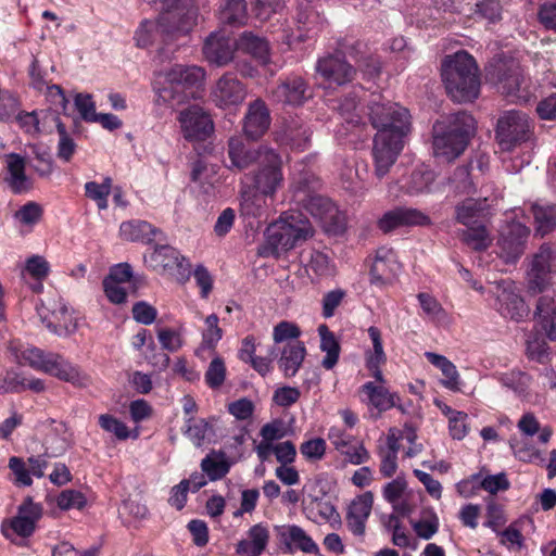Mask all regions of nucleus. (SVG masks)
Returning a JSON list of instances; mask_svg holds the SVG:
<instances>
[{
  "instance_id": "20e7f679",
  "label": "nucleus",
  "mask_w": 556,
  "mask_h": 556,
  "mask_svg": "<svg viewBox=\"0 0 556 556\" xmlns=\"http://www.w3.org/2000/svg\"><path fill=\"white\" fill-rule=\"evenodd\" d=\"M8 349L20 364L28 365L78 388H85L90 383V377L86 372L60 354L45 353L40 349L25 346L20 341H11Z\"/></svg>"
},
{
  "instance_id": "4c0bfd02",
  "label": "nucleus",
  "mask_w": 556,
  "mask_h": 556,
  "mask_svg": "<svg viewBox=\"0 0 556 556\" xmlns=\"http://www.w3.org/2000/svg\"><path fill=\"white\" fill-rule=\"evenodd\" d=\"M434 405L447 418L451 437L455 440H463L469 432L468 415L453 409L440 400H434Z\"/></svg>"
},
{
  "instance_id": "8fccbe9b",
  "label": "nucleus",
  "mask_w": 556,
  "mask_h": 556,
  "mask_svg": "<svg viewBox=\"0 0 556 556\" xmlns=\"http://www.w3.org/2000/svg\"><path fill=\"white\" fill-rule=\"evenodd\" d=\"M112 179L105 177L103 182L88 181L85 184L86 197L93 200L100 210L108 208V198L111 193Z\"/></svg>"
},
{
  "instance_id": "c85d7f7f",
  "label": "nucleus",
  "mask_w": 556,
  "mask_h": 556,
  "mask_svg": "<svg viewBox=\"0 0 556 556\" xmlns=\"http://www.w3.org/2000/svg\"><path fill=\"white\" fill-rule=\"evenodd\" d=\"M269 538L268 526L256 523L248 530L247 538L238 542L236 552L242 556H260L266 549Z\"/></svg>"
},
{
  "instance_id": "aec40b11",
  "label": "nucleus",
  "mask_w": 556,
  "mask_h": 556,
  "mask_svg": "<svg viewBox=\"0 0 556 556\" xmlns=\"http://www.w3.org/2000/svg\"><path fill=\"white\" fill-rule=\"evenodd\" d=\"M58 118V115L51 111H20L14 122L26 135L37 137L43 132H51Z\"/></svg>"
},
{
  "instance_id": "c9c22d12",
  "label": "nucleus",
  "mask_w": 556,
  "mask_h": 556,
  "mask_svg": "<svg viewBox=\"0 0 556 556\" xmlns=\"http://www.w3.org/2000/svg\"><path fill=\"white\" fill-rule=\"evenodd\" d=\"M309 138V130L298 119H292L275 132V140L281 144L303 148Z\"/></svg>"
},
{
  "instance_id": "774afa93",
  "label": "nucleus",
  "mask_w": 556,
  "mask_h": 556,
  "mask_svg": "<svg viewBox=\"0 0 556 556\" xmlns=\"http://www.w3.org/2000/svg\"><path fill=\"white\" fill-rule=\"evenodd\" d=\"M502 7L496 0H484L476 4L475 14L478 18L494 23L501 18Z\"/></svg>"
},
{
  "instance_id": "a211bd4d",
  "label": "nucleus",
  "mask_w": 556,
  "mask_h": 556,
  "mask_svg": "<svg viewBox=\"0 0 556 556\" xmlns=\"http://www.w3.org/2000/svg\"><path fill=\"white\" fill-rule=\"evenodd\" d=\"M179 21L176 20V14L162 13L157 21H143L135 34V40L140 48L148 47L155 38L157 33L168 36L186 35L177 29Z\"/></svg>"
},
{
  "instance_id": "2f4dec72",
  "label": "nucleus",
  "mask_w": 556,
  "mask_h": 556,
  "mask_svg": "<svg viewBox=\"0 0 556 556\" xmlns=\"http://www.w3.org/2000/svg\"><path fill=\"white\" fill-rule=\"evenodd\" d=\"M276 101L292 105L302 104L308 97L307 86L300 77L289 78L281 83L274 91Z\"/></svg>"
},
{
  "instance_id": "a18cd8bd",
  "label": "nucleus",
  "mask_w": 556,
  "mask_h": 556,
  "mask_svg": "<svg viewBox=\"0 0 556 556\" xmlns=\"http://www.w3.org/2000/svg\"><path fill=\"white\" fill-rule=\"evenodd\" d=\"M318 333L320 337V350L326 353L321 364L326 369H331L338 363L340 345L326 325L318 327Z\"/></svg>"
},
{
  "instance_id": "f8f14e48",
  "label": "nucleus",
  "mask_w": 556,
  "mask_h": 556,
  "mask_svg": "<svg viewBox=\"0 0 556 556\" xmlns=\"http://www.w3.org/2000/svg\"><path fill=\"white\" fill-rule=\"evenodd\" d=\"M491 292L496 298L495 308L504 318L519 323L529 315V307L513 281L496 282Z\"/></svg>"
},
{
  "instance_id": "c756f323",
  "label": "nucleus",
  "mask_w": 556,
  "mask_h": 556,
  "mask_svg": "<svg viewBox=\"0 0 556 556\" xmlns=\"http://www.w3.org/2000/svg\"><path fill=\"white\" fill-rule=\"evenodd\" d=\"M7 176L5 181L15 193H23L31 188V180L25 174V159L18 154L11 153L5 156Z\"/></svg>"
},
{
  "instance_id": "dca6fc26",
  "label": "nucleus",
  "mask_w": 556,
  "mask_h": 556,
  "mask_svg": "<svg viewBox=\"0 0 556 556\" xmlns=\"http://www.w3.org/2000/svg\"><path fill=\"white\" fill-rule=\"evenodd\" d=\"M402 264L392 248L381 247L377 250L370 267V282L377 287L391 285L400 275Z\"/></svg>"
},
{
  "instance_id": "4468645a",
  "label": "nucleus",
  "mask_w": 556,
  "mask_h": 556,
  "mask_svg": "<svg viewBox=\"0 0 556 556\" xmlns=\"http://www.w3.org/2000/svg\"><path fill=\"white\" fill-rule=\"evenodd\" d=\"M177 121L184 138L189 141H203L214 131L211 115L199 105L180 111Z\"/></svg>"
},
{
  "instance_id": "cd10ccee",
  "label": "nucleus",
  "mask_w": 556,
  "mask_h": 556,
  "mask_svg": "<svg viewBox=\"0 0 556 556\" xmlns=\"http://www.w3.org/2000/svg\"><path fill=\"white\" fill-rule=\"evenodd\" d=\"M154 3H160L164 10L163 13L176 14V20L179 21L177 29L182 33H189L193 25L197 23V9L192 0H151Z\"/></svg>"
},
{
  "instance_id": "b1692460",
  "label": "nucleus",
  "mask_w": 556,
  "mask_h": 556,
  "mask_svg": "<svg viewBox=\"0 0 556 556\" xmlns=\"http://www.w3.org/2000/svg\"><path fill=\"white\" fill-rule=\"evenodd\" d=\"M299 203L309 213L328 226H339L342 216L336 204L320 194H313L306 198L299 197Z\"/></svg>"
},
{
  "instance_id": "f257e3e1",
  "label": "nucleus",
  "mask_w": 556,
  "mask_h": 556,
  "mask_svg": "<svg viewBox=\"0 0 556 556\" xmlns=\"http://www.w3.org/2000/svg\"><path fill=\"white\" fill-rule=\"evenodd\" d=\"M368 114L372 126L378 130L372 148L375 173L382 178L404 147V137L410 126L409 114L405 108L387 100L380 93L370 94Z\"/></svg>"
},
{
  "instance_id": "9d476101",
  "label": "nucleus",
  "mask_w": 556,
  "mask_h": 556,
  "mask_svg": "<svg viewBox=\"0 0 556 556\" xmlns=\"http://www.w3.org/2000/svg\"><path fill=\"white\" fill-rule=\"evenodd\" d=\"M146 264L161 275H167L176 281H184L189 277V264L179 252L169 245H159L144 256Z\"/></svg>"
},
{
  "instance_id": "6e6d98bb",
  "label": "nucleus",
  "mask_w": 556,
  "mask_h": 556,
  "mask_svg": "<svg viewBox=\"0 0 556 556\" xmlns=\"http://www.w3.org/2000/svg\"><path fill=\"white\" fill-rule=\"evenodd\" d=\"M412 527L420 539L430 540L439 530V518L429 511L420 520L412 521Z\"/></svg>"
},
{
  "instance_id": "09e8293b",
  "label": "nucleus",
  "mask_w": 556,
  "mask_h": 556,
  "mask_svg": "<svg viewBox=\"0 0 556 556\" xmlns=\"http://www.w3.org/2000/svg\"><path fill=\"white\" fill-rule=\"evenodd\" d=\"M532 213L536 232L542 237L556 228V206L533 205Z\"/></svg>"
},
{
  "instance_id": "37998d69",
  "label": "nucleus",
  "mask_w": 556,
  "mask_h": 556,
  "mask_svg": "<svg viewBox=\"0 0 556 556\" xmlns=\"http://www.w3.org/2000/svg\"><path fill=\"white\" fill-rule=\"evenodd\" d=\"M219 318L215 314L208 315L204 319V328L202 330V342L198 349V355H201L205 351L214 352L217 343L223 338V329L219 327Z\"/></svg>"
},
{
  "instance_id": "58836bf2",
  "label": "nucleus",
  "mask_w": 556,
  "mask_h": 556,
  "mask_svg": "<svg viewBox=\"0 0 556 556\" xmlns=\"http://www.w3.org/2000/svg\"><path fill=\"white\" fill-rule=\"evenodd\" d=\"M486 197L478 199L467 198L455 207L457 222L465 226L475 225L486 210Z\"/></svg>"
},
{
  "instance_id": "bb28decb",
  "label": "nucleus",
  "mask_w": 556,
  "mask_h": 556,
  "mask_svg": "<svg viewBox=\"0 0 556 556\" xmlns=\"http://www.w3.org/2000/svg\"><path fill=\"white\" fill-rule=\"evenodd\" d=\"M368 336L372 348L365 352L366 367L377 382H384L381 367L387 363V355L383 350L382 334L377 327H369Z\"/></svg>"
},
{
  "instance_id": "1a4fd4ad",
  "label": "nucleus",
  "mask_w": 556,
  "mask_h": 556,
  "mask_svg": "<svg viewBox=\"0 0 556 556\" xmlns=\"http://www.w3.org/2000/svg\"><path fill=\"white\" fill-rule=\"evenodd\" d=\"M533 132V123L521 111H507L497 122L496 139L503 151H511L528 141Z\"/></svg>"
},
{
  "instance_id": "79ce46f5",
  "label": "nucleus",
  "mask_w": 556,
  "mask_h": 556,
  "mask_svg": "<svg viewBox=\"0 0 556 556\" xmlns=\"http://www.w3.org/2000/svg\"><path fill=\"white\" fill-rule=\"evenodd\" d=\"M498 381L504 388L511 390L520 399H527L530 394L532 380L527 372L510 370L502 374L498 377Z\"/></svg>"
},
{
  "instance_id": "de8ad7c7",
  "label": "nucleus",
  "mask_w": 556,
  "mask_h": 556,
  "mask_svg": "<svg viewBox=\"0 0 556 556\" xmlns=\"http://www.w3.org/2000/svg\"><path fill=\"white\" fill-rule=\"evenodd\" d=\"M434 181V173L428 168L415 169L405 184V190L409 194L430 192Z\"/></svg>"
},
{
  "instance_id": "ddd939ff",
  "label": "nucleus",
  "mask_w": 556,
  "mask_h": 556,
  "mask_svg": "<svg viewBox=\"0 0 556 556\" xmlns=\"http://www.w3.org/2000/svg\"><path fill=\"white\" fill-rule=\"evenodd\" d=\"M540 87L538 80L525 76L519 66L510 67L503 73L497 81L498 90L516 102H528L535 97Z\"/></svg>"
},
{
  "instance_id": "338daca9",
  "label": "nucleus",
  "mask_w": 556,
  "mask_h": 556,
  "mask_svg": "<svg viewBox=\"0 0 556 556\" xmlns=\"http://www.w3.org/2000/svg\"><path fill=\"white\" fill-rule=\"evenodd\" d=\"M20 101L9 91H3L0 97V121H14L20 112Z\"/></svg>"
},
{
  "instance_id": "13d9d810",
  "label": "nucleus",
  "mask_w": 556,
  "mask_h": 556,
  "mask_svg": "<svg viewBox=\"0 0 556 556\" xmlns=\"http://www.w3.org/2000/svg\"><path fill=\"white\" fill-rule=\"evenodd\" d=\"M208 424L204 419L189 417L186 418L184 434L193 443V445L201 446L205 439Z\"/></svg>"
},
{
  "instance_id": "4be33fe9",
  "label": "nucleus",
  "mask_w": 556,
  "mask_h": 556,
  "mask_svg": "<svg viewBox=\"0 0 556 556\" xmlns=\"http://www.w3.org/2000/svg\"><path fill=\"white\" fill-rule=\"evenodd\" d=\"M270 126L269 111L261 99H256L248 106L244 119L243 131L252 140L260 139Z\"/></svg>"
},
{
  "instance_id": "a19ab883",
  "label": "nucleus",
  "mask_w": 556,
  "mask_h": 556,
  "mask_svg": "<svg viewBox=\"0 0 556 556\" xmlns=\"http://www.w3.org/2000/svg\"><path fill=\"white\" fill-rule=\"evenodd\" d=\"M157 232L151 224L144 220H128L119 226V235L124 240L148 243Z\"/></svg>"
},
{
  "instance_id": "e2e57ef3",
  "label": "nucleus",
  "mask_w": 556,
  "mask_h": 556,
  "mask_svg": "<svg viewBox=\"0 0 556 556\" xmlns=\"http://www.w3.org/2000/svg\"><path fill=\"white\" fill-rule=\"evenodd\" d=\"M16 220L24 226H34L42 216V207L36 202H28L14 214Z\"/></svg>"
},
{
  "instance_id": "052dcab7",
  "label": "nucleus",
  "mask_w": 556,
  "mask_h": 556,
  "mask_svg": "<svg viewBox=\"0 0 556 556\" xmlns=\"http://www.w3.org/2000/svg\"><path fill=\"white\" fill-rule=\"evenodd\" d=\"M24 271L35 280L42 281L50 273V264L41 255H31L25 261Z\"/></svg>"
},
{
  "instance_id": "393cba45",
  "label": "nucleus",
  "mask_w": 556,
  "mask_h": 556,
  "mask_svg": "<svg viewBox=\"0 0 556 556\" xmlns=\"http://www.w3.org/2000/svg\"><path fill=\"white\" fill-rule=\"evenodd\" d=\"M270 150L271 148L265 146L258 147L257 149H250L243 143L242 139L238 137L230 138L228 142V156L231 166L239 170L247 169L253 164H258L262 155Z\"/></svg>"
},
{
  "instance_id": "4d7b16f0",
  "label": "nucleus",
  "mask_w": 556,
  "mask_h": 556,
  "mask_svg": "<svg viewBox=\"0 0 556 556\" xmlns=\"http://www.w3.org/2000/svg\"><path fill=\"white\" fill-rule=\"evenodd\" d=\"M307 269L320 277H327L334 274V266L330 257L328 254L320 251H314L311 253Z\"/></svg>"
},
{
  "instance_id": "f03ea898",
  "label": "nucleus",
  "mask_w": 556,
  "mask_h": 556,
  "mask_svg": "<svg viewBox=\"0 0 556 556\" xmlns=\"http://www.w3.org/2000/svg\"><path fill=\"white\" fill-rule=\"evenodd\" d=\"M556 270V252L542 245L534 254L527 271L529 292L542 293L538 300L535 314L539 323L551 340H556V291L552 288V274Z\"/></svg>"
},
{
  "instance_id": "6e6552de",
  "label": "nucleus",
  "mask_w": 556,
  "mask_h": 556,
  "mask_svg": "<svg viewBox=\"0 0 556 556\" xmlns=\"http://www.w3.org/2000/svg\"><path fill=\"white\" fill-rule=\"evenodd\" d=\"M242 182L274 197L283 182L281 156L274 149L266 151L256 168L245 174Z\"/></svg>"
},
{
  "instance_id": "0eeeda50",
  "label": "nucleus",
  "mask_w": 556,
  "mask_h": 556,
  "mask_svg": "<svg viewBox=\"0 0 556 556\" xmlns=\"http://www.w3.org/2000/svg\"><path fill=\"white\" fill-rule=\"evenodd\" d=\"M312 236L313 228L307 218L299 212L285 213L267 227L266 244L262 254L278 256Z\"/></svg>"
},
{
  "instance_id": "69168bd1",
  "label": "nucleus",
  "mask_w": 556,
  "mask_h": 556,
  "mask_svg": "<svg viewBox=\"0 0 556 556\" xmlns=\"http://www.w3.org/2000/svg\"><path fill=\"white\" fill-rule=\"evenodd\" d=\"M122 515H128L135 519H144L148 516V507L139 495L125 500L119 508Z\"/></svg>"
},
{
  "instance_id": "f704fd0d",
  "label": "nucleus",
  "mask_w": 556,
  "mask_h": 556,
  "mask_svg": "<svg viewBox=\"0 0 556 556\" xmlns=\"http://www.w3.org/2000/svg\"><path fill=\"white\" fill-rule=\"evenodd\" d=\"M306 355V349L302 342L287 343L278 359L279 369L286 377H293L299 371Z\"/></svg>"
},
{
  "instance_id": "c03bdc74",
  "label": "nucleus",
  "mask_w": 556,
  "mask_h": 556,
  "mask_svg": "<svg viewBox=\"0 0 556 556\" xmlns=\"http://www.w3.org/2000/svg\"><path fill=\"white\" fill-rule=\"evenodd\" d=\"M203 472L215 481L224 478L230 469L227 456L220 452H213L206 455L201 462Z\"/></svg>"
},
{
  "instance_id": "3c124183",
  "label": "nucleus",
  "mask_w": 556,
  "mask_h": 556,
  "mask_svg": "<svg viewBox=\"0 0 556 556\" xmlns=\"http://www.w3.org/2000/svg\"><path fill=\"white\" fill-rule=\"evenodd\" d=\"M417 300L426 317L432 321H442L446 318V312L440 302L429 293H418Z\"/></svg>"
},
{
  "instance_id": "bf43d9fd",
  "label": "nucleus",
  "mask_w": 556,
  "mask_h": 556,
  "mask_svg": "<svg viewBox=\"0 0 556 556\" xmlns=\"http://www.w3.org/2000/svg\"><path fill=\"white\" fill-rule=\"evenodd\" d=\"M206 384L212 388L220 387L226 379V365L222 357L215 356L204 375Z\"/></svg>"
},
{
  "instance_id": "a878e982",
  "label": "nucleus",
  "mask_w": 556,
  "mask_h": 556,
  "mask_svg": "<svg viewBox=\"0 0 556 556\" xmlns=\"http://www.w3.org/2000/svg\"><path fill=\"white\" fill-rule=\"evenodd\" d=\"M235 43L225 35L215 33L210 35L203 47V53L206 60L217 66L228 64L235 52Z\"/></svg>"
},
{
  "instance_id": "473e14b6",
  "label": "nucleus",
  "mask_w": 556,
  "mask_h": 556,
  "mask_svg": "<svg viewBox=\"0 0 556 556\" xmlns=\"http://www.w3.org/2000/svg\"><path fill=\"white\" fill-rule=\"evenodd\" d=\"M384 384L386 381H368L361 389V392L365 395L364 401L379 412H386L395 404L394 394H392Z\"/></svg>"
},
{
  "instance_id": "6ab92c4d",
  "label": "nucleus",
  "mask_w": 556,
  "mask_h": 556,
  "mask_svg": "<svg viewBox=\"0 0 556 556\" xmlns=\"http://www.w3.org/2000/svg\"><path fill=\"white\" fill-rule=\"evenodd\" d=\"M274 197L242 182L240 189L239 208L244 218L261 219L268 216L270 202Z\"/></svg>"
},
{
  "instance_id": "39448f33",
  "label": "nucleus",
  "mask_w": 556,
  "mask_h": 556,
  "mask_svg": "<svg viewBox=\"0 0 556 556\" xmlns=\"http://www.w3.org/2000/svg\"><path fill=\"white\" fill-rule=\"evenodd\" d=\"M441 75L445 89L456 102H469L478 98L480 81L473 58L466 51L446 55Z\"/></svg>"
},
{
  "instance_id": "680f3d73",
  "label": "nucleus",
  "mask_w": 556,
  "mask_h": 556,
  "mask_svg": "<svg viewBox=\"0 0 556 556\" xmlns=\"http://www.w3.org/2000/svg\"><path fill=\"white\" fill-rule=\"evenodd\" d=\"M54 126L56 127L60 136L58 143V156L63 161L68 162L75 152L76 144L74 140L68 136L66 128L60 122V118H58V122H55Z\"/></svg>"
},
{
  "instance_id": "864d4df0",
  "label": "nucleus",
  "mask_w": 556,
  "mask_h": 556,
  "mask_svg": "<svg viewBox=\"0 0 556 556\" xmlns=\"http://www.w3.org/2000/svg\"><path fill=\"white\" fill-rule=\"evenodd\" d=\"M99 425L105 432L113 434L117 440L124 441L131 437L128 427L112 415H100Z\"/></svg>"
},
{
  "instance_id": "423d86ee",
  "label": "nucleus",
  "mask_w": 556,
  "mask_h": 556,
  "mask_svg": "<svg viewBox=\"0 0 556 556\" xmlns=\"http://www.w3.org/2000/svg\"><path fill=\"white\" fill-rule=\"evenodd\" d=\"M473 117L458 112L433 125V155L440 162H452L466 149L473 131Z\"/></svg>"
},
{
  "instance_id": "412c9836",
  "label": "nucleus",
  "mask_w": 556,
  "mask_h": 556,
  "mask_svg": "<svg viewBox=\"0 0 556 556\" xmlns=\"http://www.w3.org/2000/svg\"><path fill=\"white\" fill-rule=\"evenodd\" d=\"M277 538L286 549H299L305 554H316L319 548L313 539L296 525H282L275 528Z\"/></svg>"
},
{
  "instance_id": "72a5a7b5",
  "label": "nucleus",
  "mask_w": 556,
  "mask_h": 556,
  "mask_svg": "<svg viewBox=\"0 0 556 556\" xmlns=\"http://www.w3.org/2000/svg\"><path fill=\"white\" fill-rule=\"evenodd\" d=\"M236 47L239 51L250 54L263 65L269 62V46L267 40L251 31L241 34L236 42Z\"/></svg>"
},
{
  "instance_id": "7c9ffc66",
  "label": "nucleus",
  "mask_w": 556,
  "mask_h": 556,
  "mask_svg": "<svg viewBox=\"0 0 556 556\" xmlns=\"http://www.w3.org/2000/svg\"><path fill=\"white\" fill-rule=\"evenodd\" d=\"M528 233L527 227L520 223H514L508 227L507 231H502L500 243L503 250V257H505L507 262L514 261L520 256L523 240L527 238Z\"/></svg>"
},
{
  "instance_id": "9b49d317",
  "label": "nucleus",
  "mask_w": 556,
  "mask_h": 556,
  "mask_svg": "<svg viewBox=\"0 0 556 556\" xmlns=\"http://www.w3.org/2000/svg\"><path fill=\"white\" fill-rule=\"evenodd\" d=\"M37 313L46 327L59 337H67L77 329V319L62 299L41 302L37 306Z\"/></svg>"
},
{
  "instance_id": "0e129e2a",
  "label": "nucleus",
  "mask_w": 556,
  "mask_h": 556,
  "mask_svg": "<svg viewBox=\"0 0 556 556\" xmlns=\"http://www.w3.org/2000/svg\"><path fill=\"white\" fill-rule=\"evenodd\" d=\"M56 504L63 510L81 509L86 504V497L79 491L67 489L59 494Z\"/></svg>"
},
{
  "instance_id": "2eb2a0df",
  "label": "nucleus",
  "mask_w": 556,
  "mask_h": 556,
  "mask_svg": "<svg viewBox=\"0 0 556 556\" xmlns=\"http://www.w3.org/2000/svg\"><path fill=\"white\" fill-rule=\"evenodd\" d=\"M248 94L242 81L232 73H226L213 85L210 98L219 109H233L243 103Z\"/></svg>"
},
{
  "instance_id": "603ef678",
  "label": "nucleus",
  "mask_w": 556,
  "mask_h": 556,
  "mask_svg": "<svg viewBox=\"0 0 556 556\" xmlns=\"http://www.w3.org/2000/svg\"><path fill=\"white\" fill-rule=\"evenodd\" d=\"M292 187L294 189V198L299 202V197L306 198L318 194L317 190L320 187V181L314 174L305 173L293 179Z\"/></svg>"
},
{
  "instance_id": "ea45409f",
  "label": "nucleus",
  "mask_w": 556,
  "mask_h": 556,
  "mask_svg": "<svg viewBox=\"0 0 556 556\" xmlns=\"http://www.w3.org/2000/svg\"><path fill=\"white\" fill-rule=\"evenodd\" d=\"M40 515V508L33 502H27L21 506L18 515L12 519V530L22 536H28L35 529V522Z\"/></svg>"
},
{
  "instance_id": "7ed1b4c3",
  "label": "nucleus",
  "mask_w": 556,
  "mask_h": 556,
  "mask_svg": "<svg viewBox=\"0 0 556 556\" xmlns=\"http://www.w3.org/2000/svg\"><path fill=\"white\" fill-rule=\"evenodd\" d=\"M205 71L198 65L176 64L160 72L153 81L157 101L168 104H181L195 99L203 90Z\"/></svg>"
},
{
  "instance_id": "f3484780",
  "label": "nucleus",
  "mask_w": 556,
  "mask_h": 556,
  "mask_svg": "<svg viewBox=\"0 0 556 556\" xmlns=\"http://www.w3.org/2000/svg\"><path fill=\"white\" fill-rule=\"evenodd\" d=\"M316 72L323 79V84L326 88L350 83L355 75L353 66L339 54L327 55L319 59L316 64Z\"/></svg>"
},
{
  "instance_id": "e433bc0d",
  "label": "nucleus",
  "mask_w": 556,
  "mask_h": 556,
  "mask_svg": "<svg viewBox=\"0 0 556 556\" xmlns=\"http://www.w3.org/2000/svg\"><path fill=\"white\" fill-rule=\"evenodd\" d=\"M425 356L433 366L441 370L443 375L441 384L444 388L454 392L460 390V376L456 366L451 361L433 352H426Z\"/></svg>"
},
{
  "instance_id": "5701e85b",
  "label": "nucleus",
  "mask_w": 556,
  "mask_h": 556,
  "mask_svg": "<svg viewBox=\"0 0 556 556\" xmlns=\"http://www.w3.org/2000/svg\"><path fill=\"white\" fill-rule=\"evenodd\" d=\"M372 504L374 495L369 491L356 496L350 504L346 515V526L354 535H364Z\"/></svg>"
},
{
  "instance_id": "5fc2aeb1",
  "label": "nucleus",
  "mask_w": 556,
  "mask_h": 556,
  "mask_svg": "<svg viewBox=\"0 0 556 556\" xmlns=\"http://www.w3.org/2000/svg\"><path fill=\"white\" fill-rule=\"evenodd\" d=\"M468 228L463 231V240L466 244L475 250L486 249L491 242L489 233L483 226L473 225L467 226Z\"/></svg>"
},
{
  "instance_id": "49530a36",
  "label": "nucleus",
  "mask_w": 556,
  "mask_h": 556,
  "mask_svg": "<svg viewBox=\"0 0 556 556\" xmlns=\"http://www.w3.org/2000/svg\"><path fill=\"white\" fill-rule=\"evenodd\" d=\"M248 18L244 0H228L219 10V20L224 24L239 26Z\"/></svg>"
}]
</instances>
